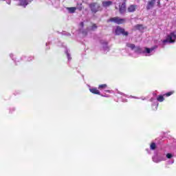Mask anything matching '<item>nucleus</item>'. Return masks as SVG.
I'll list each match as a JSON object with an SVG mask.
<instances>
[{"label":"nucleus","instance_id":"nucleus-1","mask_svg":"<svg viewBox=\"0 0 176 176\" xmlns=\"http://www.w3.org/2000/svg\"><path fill=\"white\" fill-rule=\"evenodd\" d=\"M127 47H129L131 50H133L137 54H142V56H152L155 51L157 49V46L152 47L151 48L140 47H135V45L131 43H126Z\"/></svg>","mask_w":176,"mask_h":176},{"label":"nucleus","instance_id":"nucleus-2","mask_svg":"<svg viewBox=\"0 0 176 176\" xmlns=\"http://www.w3.org/2000/svg\"><path fill=\"white\" fill-rule=\"evenodd\" d=\"M176 41V31L170 33L167 36L166 39L163 41V43H174Z\"/></svg>","mask_w":176,"mask_h":176},{"label":"nucleus","instance_id":"nucleus-3","mask_svg":"<svg viewBox=\"0 0 176 176\" xmlns=\"http://www.w3.org/2000/svg\"><path fill=\"white\" fill-rule=\"evenodd\" d=\"M89 8L92 13H97V12L101 10V6L98 3H91L89 4Z\"/></svg>","mask_w":176,"mask_h":176},{"label":"nucleus","instance_id":"nucleus-4","mask_svg":"<svg viewBox=\"0 0 176 176\" xmlns=\"http://www.w3.org/2000/svg\"><path fill=\"white\" fill-rule=\"evenodd\" d=\"M126 19H120L118 16L111 18L107 20V23H116V24H123L125 23Z\"/></svg>","mask_w":176,"mask_h":176},{"label":"nucleus","instance_id":"nucleus-5","mask_svg":"<svg viewBox=\"0 0 176 176\" xmlns=\"http://www.w3.org/2000/svg\"><path fill=\"white\" fill-rule=\"evenodd\" d=\"M116 35H124L125 36H127V35H129V33L127 32L124 31V29L120 28V27H117L116 29Z\"/></svg>","mask_w":176,"mask_h":176},{"label":"nucleus","instance_id":"nucleus-6","mask_svg":"<svg viewBox=\"0 0 176 176\" xmlns=\"http://www.w3.org/2000/svg\"><path fill=\"white\" fill-rule=\"evenodd\" d=\"M16 2H18V5L20 6H23V8H25L27 5H29V3H31L30 0H14Z\"/></svg>","mask_w":176,"mask_h":176},{"label":"nucleus","instance_id":"nucleus-7","mask_svg":"<svg viewBox=\"0 0 176 176\" xmlns=\"http://www.w3.org/2000/svg\"><path fill=\"white\" fill-rule=\"evenodd\" d=\"M100 43L102 45V50L104 52H109V47L108 46V42L104 41V40H102L100 41Z\"/></svg>","mask_w":176,"mask_h":176},{"label":"nucleus","instance_id":"nucleus-8","mask_svg":"<svg viewBox=\"0 0 176 176\" xmlns=\"http://www.w3.org/2000/svg\"><path fill=\"white\" fill-rule=\"evenodd\" d=\"M150 101L151 102H155V101L156 102L155 103H153L152 104V109L153 111H157V107H159V103L157 102V100H156V98H151L150 99Z\"/></svg>","mask_w":176,"mask_h":176},{"label":"nucleus","instance_id":"nucleus-9","mask_svg":"<svg viewBox=\"0 0 176 176\" xmlns=\"http://www.w3.org/2000/svg\"><path fill=\"white\" fill-rule=\"evenodd\" d=\"M155 3H156V0H151L148 1L146 6L147 10H151V9L155 6Z\"/></svg>","mask_w":176,"mask_h":176},{"label":"nucleus","instance_id":"nucleus-10","mask_svg":"<svg viewBox=\"0 0 176 176\" xmlns=\"http://www.w3.org/2000/svg\"><path fill=\"white\" fill-rule=\"evenodd\" d=\"M138 6L137 5H131L128 7L127 10L129 13H134V11L136 10Z\"/></svg>","mask_w":176,"mask_h":176},{"label":"nucleus","instance_id":"nucleus-11","mask_svg":"<svg viewBox=\"0 0 176 176\" xmlns=\"http://www.w3.org/2000/svg\"><path fill=\"white\" fill-rule=\"evenodd\" d=\"M120 13H121V14H123V13H124V12H126V3L123 2L122 3V5L120 6Z\"/></svg>","mask_w":176,"mask_h":176},{"label":"nucleus","instance_id":"nucleus-12","mask_svg":"<svg viewBox=\"0 0 176 176\" xmlns=\"http://www.w3.org/2000/svg\"><path fill=\"white\" fill-rule=\"evenodd\" d=\"M89 91H91V93H93V94H98L99 96H101V93L96 87L90 88Z\"/></svg>","mask_w":176,"mask_h":176},{"label":"nucleus","instance_id":"nucleus-13","mask_svg":"<svg viewBox=\"0 0 176 176\" xmlns=\"http://www.w3.org/2000/svg\"><path fill=\"white\" fill-rule=\"evenodd\" d=\"M66 9L70 14L75 13V12H76V7H68Z\"/></svg>","mask_w":176,"mask_h":176},{"label":"nucleus","instance_id":"nucleus-14","mask_svg":"<svg viewBox=\"0 0 176 176\" xmlns=\"http://www.w3.org/2000/svg\"><path fill=\"white\" fill-rule=\"evenodd\" d=\"M112 5V1H103L102 6L104 8H108V6H111Z\"/></svg>","mask_w":176,"mask_h":176},{"label":"nucleus","instance_id":"nucleus-15","mask_svg":"<svg viewBox=\"0 0 176 176\" xmlns=\"http://www.w3.org/2000/svg\"><path fill=\"white\" fill-rule=\"evenodd\" d=\"M135 30H139V31H142L144 30V26L142 25L138 24L134 26Z\"/></svg>","mask_w":176,"mask_h":176},{"label":"nucleus","instance_id":"nucleus-16","mask_svg":"<svg viewBox=\"0 0 176 176\" xmlns=\"http://www.w3.org/2000/svg\"><path fill=\"white\" fill-rule=\"evenodd\" d=\"M152 160H153V162H154V163H160V162H161L160 157H157L156 156H154L153 157Z\"/></svg>","mask_w":176,"mask_h":176},{"label":"nucleus","instance_id":"nucleus-17","mask_svg":"<svg viewBox=\"0 0 176 176\" xmlns=\"http://www.w3.org/2000/svg\"><path fill=\"white\" fill-rule=\"evenodd\" d=\"M65 53L67 55L68 61H71V60H72L71 54H69V52H68V50L67 49L65 50Z\"/></svg>","mask_w":176,"mask_h":176},{"label":"nucleus","instance_id":"nucleus-18","mask_svg":"<svg viewBox=\"0 0 176 176\" xmlns=\"http://www.w3.org/2000/svg\"><path fill=\"white\" fill-rule=\"evenodd\" d=\"M159 157L161 162H164L166 160V155L164 154L162 155H160Z\"/></svg>","mask_w":176,"mask_h":176},{"label":"nucleus","instance_id":"nucleus-19","mask_svg":"<svg viewBox=\"0 0 176 176\" xmlns=\"http://www.w3.org/2000/svg\"><path fill=\"white\" fill-rule=\"evenodd\" d=\"M150 149H151V151H155V149H156V144L155 142L151 143Z\"/></svg>","mask_w":176,"mask_h":176},{"label":"nucleus","instance_id":"nucleus-20","mask_svg":"<svg viewBox=\"0 0 176 176\" xmlns=\"http://www.w3.org/2000/svg\"><path fill=\"white\" fill-rule=\"evenodd\" d=\"M98 89L100 90H102V89H107V84L100 85Z\"/></svg>","mask_w":176,"mask_h":176},{"label":"nucleus","instance_id":"nucleus-21","mask_svg":"<svg viewBox=\"0 0 176 176\" xmlns=\"http://www.w3.org/2000/svg\"><path fill=\"white\" fill-rule=\"evenodd\" d=\"M157 101H159L160 102H163V101H164V98L163 97V96H160L157 98Z\"/></svg>","mask_w":176,"mask_h":176},{"label":"nucleus","instance_id":"nucleus-22","mask_svg":"<svg viewBox=\"0 0 176 176\" xmlns=\"http://www.w3.org/2000/svg\"><path fill=\"white\" fill-rule=\"evenodd\" d=\"M166 159H172V157H174V155H173L171 153H167L166 155Z\"/></svg>","mask_w":176,"mask_h":176},{"label":"nucleus","instance_id":"nucleus-23","mask_svg":"<svg viewBox=\"0 0 176 176\" xmlns=\"http://www.w3.org/2000/svg\"><path fill=\"white\" fill-rule=\"evenodd\" d=\"M172 94H174V91L168 92L164 96H166V97H170V96H172Z\"/></svg>","mask_w":176,"mask_h":176},{"label":"nucleus","instance_id":"nucleus-24","mask_svg":"<svg viewBox=\"0 0 176 176\" xmlns=\"http://www.w3.org/2000/svg\"><path fill=\"white\" fill-rule=\"evenodd\" d=\"M62 35H65L66 36H71V34H69V32H63Z\"/></svg>","mask_w":176,"mask_h":176},{"label":"nucleus","instance_id":"nucleus-25","mask_svg":"<svg viewBox=\"0 0 176 176\" xmlns=\"http://www.w3.org/2000/svg\"><path fill=\"white\" fill-rule=\"evenodd\" d=\"M132 98H135L136 100H140V98H141V100H142L143 101L146 100L145 98L142 97V98H138V97H135V96H131Z\"/></svg>","mask_w":176,"mask_h":176},{"label":"nucleus","instance_id":"nucleus-26","mask_svg":"<svg viewBox=\"0 0 176 176\" xmlns=\"http://www.w3.org/2000/svg\"><path fill=\"white\" fill-rule=\"evenodd\" d=\"M96 28H97V25H93L91 27V30H96Z\"/></svg>","mask_w":176,"mask_h":176},{"label":"nucleus","instance_id":"nucleus-27","mask_svg":"<svg viewBox=\"0 0 176 176\" xmlns=\"http://www.w3.org/2000/svg\"><path fill=\"white\" fill-rule=\"evenodd\" d=\"M77 9L80 11L82 10V4H80V6L77 8Z\"/></svg>","mask_w":176,"mask_h":176},{"label":"nucleus","instance_id":"nucleus-28","mask_svg":"<svg viewBox=\"0 0 176 176\" xmlns=\"http://www.w3.org/2000/svg\"><path fill=\"white\" fill-rule=\"evenodd\" d=\"M32 58H34V57L30 56L28 58V61H31V60H32Z\"/></svg>","mask_w":176,"mask_h":176},{"label":"nucleus","instance_id":"nucleus-29","mask_svg":"<svg viewBox=\"0 0 176 176\" xmlns=\"http://www.w3.org/2000/svg\"><path fill=\"white\" fill-rule=\"evenodd\" d=\"M122 102H127V100L126 99L122 98Z\"/></svg>","mask_w":176,"mask_h":176},{"label":"nucleus","instance_id":"nucleus-30","mask_svg":"<svg viewBox=\"0 0 176 176\" xmlns=\"http://www.w3.org/2000/svg\"><path fill=\"white\" fill-rule=\"evenodd\" d=\"M104 91L106 93H112V91H111V90H105Z\"/></svg>","mask_w":176,"mask_h":176},{"label":"nucleus","instance_id":"nucleus-31","mask_svg":"<svg viewBox=\"0 0 176 176\" xmlns=\"http://www.w3.org/2000/svg\"><path fill=\"white\" fill-rule=\"evenodd\" d=\"M10 58H11L13 60H14V58H13V54H11L10 55Z\"/></svg>","mask_w":176,"mask_h":176},{"label":"nucleus","instance_id":"nucleus-32","mask_svg":"<svg viewBox=\"0 0 176 176\" xmlns=\"http://www.w3.org/2000/svg\"><path fill=\"white\" fill-rule=\"evenodd\" d=\"M174 163V160H172L170 162H169V164H173Z\"/></svg>","mask_w":176,"mask_h":176},{"label":"nucleus","instance_id":"nucleus-33","mask_svg":"<svg viewBox=\"0 0 176 176\" xmlns=\"http://www.w3.org/2000/svg\"><path fill=\"white\" fill-rule=\"evenodd\" d=\"M6 2H7V3H8V5H10V3H11V1H10V0H9V1H7Z\"/></svg>","mask_w":176,"mask_h":176},{"label":"nucleus","instance_id":"nucleus-34","mask_svg":"<svg viewBox=\"0 0 176 176\" xmlns=\"http://www.w3.org/2000/svg\"><path fill=\"white\" fill-rule=\"evenodd\" d=\"M80 25L81 27H83V25H84L83 22H81V23H80Z\"/></svg>","mask_w":176,"mask_h":176},{"label":"nucleus","instance_id":"nucleus-35","mask_svg":"<svg viewBox=\"0 0 176 176\" xmlns=\"http://www.w3.org/2000/svg\"><path fill=\"white\" fill-rule=\"evenodd\" d=\"M102 96V97H109V96H108V95H101Z\"/></svg>","mask_w":176,"mask_h":176},{"label":"nucleus","instance_id":"nucleus-36","mask_svg":"<svg viewBox=\"0 0 176 176\" xmlns=\"http://www.w3.org/2000/svg\"><path fill=\"white\" fill-rule=\"evenodd\" d=\"M120 94H121V96H126V95H124V94H123V93H120Z\"/></svg>","mask_w":176,"mask_h":176},{"label":"nucleus","instance_id":"nucleus-37","mask_svg":"<svg viewBox=\"0 0 176 176\" xmlns=\"http://www.w3.org/2000/svg\"><path fill=\"white\" fill-rule=\"evenodd\" d=\"M157 3H158V5H159V4L160 3V1H158Z\"/></svg>","mask_w":176,"mask_h":176},{"label":"nucleus","instance_id":"nucleus-38","mask_svg":"<svg viewBox=\"0 0 176 176\" xmlns=\"http://www.w3.org/2000/svg\"><path fill=\"white\" fill-rule=\"evenodd\" d=\"M49 43H46V46H47V45H49Z\"/></svg>","mask_w":176,"mask_h":176},{"label":"nucleus","instance_id":"nucleus-39","mask_svg":"<svg viewBox=\"0 0 176 176\" xmlns=\"http://www.w3.org/2000/svg\"><path fill=\"white\" fill-rule=\"evenodd\" d=\"M146 151H147V152H148V151H149V149H146Z\"/></svg>","mask_w":176,"mask_h":176},{"label":"nucleus","instance_id":"nucleus-40","mask_svg":"<svg viewBox=\"0 0 176 176\" xmlns=\"http://www.w3.org/2000/svg\"><path fill=\"white\" fill-rule=\"evenodd\" d=\"M1 1H6V0H1Z\"/></svg>","mask_w":176,"mask_h":176}]
</instances>
